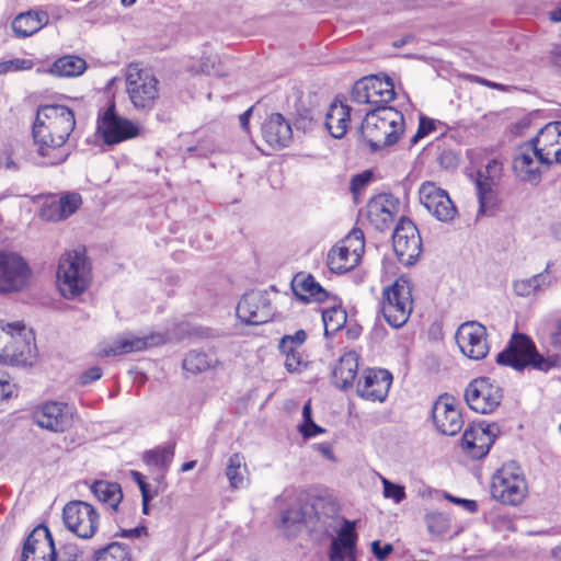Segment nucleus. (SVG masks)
<instances>
[{"label":"nucleus","instance_id":"56","mask_svg":"<svg viewBox=\"0 0 561 561\" xmlns=\"http://www.w3.org/2000/svg\"><path fill=\"white\" fill-rule=\"evenodd\" d=\"M298 430L304 438H311L325 432L324 428L316 424L313 421L310 423H301Z\"/></svg>","mask_w":561,"mask_h":561},{"label":"nucleus","instance_id":"60","mask_svg":"<svg viewBox=\"0 0 561 561\" xmlns=\"http://www.w3.org/2000/svg\"><path fill=\"white\" fill-rule=\"evenodd\" d=\"M15 392V385L10 380L0 378V403L11 398Z\"/></svg>","mask_w":561,"mask_h":561},{"label":"nucleus","instance_id":"57","mask_svg":"<svg viewBox=\"0 0 561 561\" xmlns=\"http://www.w3.org/2000/svg\"><path fill=\"white\" fill-rule=\"evenodd\" d=\"M102 369L98 366L91 367L83 371L79 377V382L82 386L89 385L102 377Z\"/></svg>","mask_w":561,"mask_h":561},{"label":"nucleus","instance_id":"53","mask_svg":"<svg viewBox=\"0 0 561 561\" xmlns=\"http://www.w3.org/2000/svg\"><path fill=\"white\" fill-rule=\"evenodd\" d=\"M371 179L373 172L368 170L353 176L351 181V191L355 197L360 194L362 190L371 181Z\"/></svg>","mask_w":561,"mask_h":561},{"label":"nucleus","instance_id":"21","mask_svg":"<svg viewBox=\"0 0 561 561\" xmlns=\"http://www.w3.org/2000/svg\"><path fill=\"white\" fill-rule=\"evenodd\" d=\"M73 411L67 403L48 401L34 412L35 423L54 433L67 431L72 425Z\"/></svg>","mask_w":561,"mask_h":561},{"label":"nucleus","instance_id":"33","mask_svg":"<svg viewBox=\"0 0 561 561\" xmlns=\"http://www.w3.org/2000/svg\"><path fill=\"white\" fill-rule=\"evenodd\" d=\"M352 108L340 101H334L325 113V127L336 139L342 138L350 126Z\"/></svg>","mask_w":561,"mask_h":561},{"label":"nucleus","instance_id":"16","mask_svg":"<svg viewBox=\"0 0 561 561\" xmlns=\"http://www.w3.org/2000/svg\"><path fill=\"white\" fill-rule=\"evenodd\" d=\"M393 251L398 260L409 266L415 263L422 252V240L416 226L408 218H401L392 234Z\"/></svg>","mask_w":561,"mask_h":561},{"label":"nucleus","instance_id":"48","mask_svg":"<svg viewBox=\"0 0 561 561\" xmlns=\"http://www.w3.org/2000/svg\"><path fill=\"white\" fill-rule=\"evenodd\" d=\"M34 66L33 60L25 58H14L0 62V75L8 72L31 70Z\"/></svg>","mask_w":561,"mask_h":561},{"label":"nucleus","instance_id":"64","mask_svg":"<svg viewBox=\"0 0 561 561\" xmlns=\"http://www.w3.org/2000/svg\"><path fill=\"white\" fill-rule=\"evenodd\" d=\"M552 62L561 68V46L556 47L551 55Z\"/></svg>","mask_w":561,"mask_h":561},{"label":"nucleus","instance_id":"20","mask_svg":"<svg viewBox=\"0 0 561 561\" xmlns=\"http://www.w3.org/2000/svg\"><path fill=\"white\" fill-rule=\"evenodd\" d=\"M420 202L437 220L451 221L457 215V208L448 193L433 182H425L419 190Z\"/></svg>","mask_w":561,"mask_h":561},{"label":"nucleus","instance_id":"55","mask_svg":"<svg viewBox=\"0 0 561 561\" xmlns=\"http://www.w3.org/2000/svg\"><path fill=\"white\" fill-rule=\"evenodd\" d=\"M83 560V553L80 551V549L73 545L68 543L64 546L61 554L58 560L56 561H82Z\"/></svg>","mask_w":561,"mask_h":561},{"label":"nucleus","instance_id":"62","mask_svg":"<svg viewBox=\"0 0 561 561\" xmlns=\"http://www.w3.org/2000/svg\"><path fill=\"white\" fill-rule=\"evenodd\" d=\"M317 449L330 461H335V456L332 451V447L328 443L317 445Z\"/></svg>","mask_w":561,"mask_h":561},{"label":"nucleus","instance_id":"43","mask_svg":"<svg viewBox=\"0 0 561 561\" xmlns=\"http://www.w3.org/2000/svg\"><path fill=\"white\" fill-rule=\"evenodd\" d=\"M425 523L427 530L433 536H442L450 526V520L447 515L440 512H430L425 515Z\"/></svg>","mask_w":561,"mask_h":561},{"label":"nucleus","instance_id":"30","mask_svg":"<svg viewBox=\"0 0 561 561\" xmlns=\"http://www.w3.org/2000/svg\"><path fill=\"white\" fill-rule=\"evenodd\" d=\"M262 138L273 149L287 147L293 139L290 124L282 114L270 115L261 127Z\"/></svg>","mask_w":561,"mask_h":561},{"label":"nucleus","instance_id":"7","mask_svg":"<svg viewBox=\"0 0 561 561\" xmlns=\"http://www.w3.org/2000/svg\"><path fill=\"white\" fill-rule=\"evenodd\" d=\"M496 362L516 370H522L527 365H533L540 370H548L553 365L550 358H545L536 351L528 336L518 333L514 334L506 348L497 354Z\"/></svg>","mask_w":561,"mask_h":561},{"label":"nucleus","instance_id":"41","mask_svg":"<svg viewBox=\"0 0 561 561\" xmlns=\"http://www.w3.org/2000/svg\"><path fill=\"white\" fill-rule=\"evenodd\" d=\"M543 339L556 350L561 351V318H547L539 327Z\"/></svg>","mask_w":561,"mask_h":561},{"label":"nucleus","instance_id":"31","mask_svg":"<svg viewBox=\"0 0 561 561\" xmlns=\"http://www.w3.org/2000/svg\"><path fill=\"white\" fill-rule=\"evenodd\" d=\"M294 295L304 302H322L329 293L309 274H297L291 282Z\"/></svg>","mask_w":561,"mask_h":561},{"label":"nucleus","instance_id":"8","mask_svg":"<svg viewBox=\"0 0 561 561\" xmlns=\"http://www.w3.org/2000/svg\"><path fill=\"white\" fill-rule=\"evenodd\" d=\"M159 81L154 75L141 68L138 64H130L126 70V92L129 101L138 111H150L159 96Z\"/></svg>","mask_w":561,"mask_h":561},{"label":"nucleus","instance_id":"35","mask_svg":"<svg viewBox=\"0 0 561 561\" xmlns=\"http://www.w3.org/2000/svg\"><path fill=\"white\" fill-rule=\"evenodd\" d=\"M90 490L101 503L114 511L123 500L121 485L116 482L98 480L91 484Z\"/></svg>","mask_w":561,"mask_h":561},{"label":"nucleus","instance_id":"13","mask_svg":"<svg viewBox=\"0 0 561 561\" xmlns=\"http://www.w3.org/2000/svg\"><path fill=\"white\" fill-rule=\"evenodd\" d=\"M98 133L105 144L115 145L136 137L139 134V127L131 121L119 116L115 111V104L111 102L105 110L99 113Z\"/></svg>","mask_w":561,"mask_h":561},{"label":"nucleus","instance_id":"3","mask_svg":"<svg viewBox=\"0 0 561 561\" xmlns=\"http://www.w3.org/2000/svg\"><path fill=\"white\" fill-rule=\"evenodd\" d=\"M36 356L35 337L23 322L0 319V363L4 365H32Z\"/></svg>","mask_w":561,"mask_h":561},{"label":"nucleus","instance_id":"54","mask_svg":"<svg viewBox=\"0 0 561 561\" xmlns=\"http://www.w3.org/2000/svg\"><path fill=\"white\" fill-rule=\"evenodd\" d=\"M301 514L296 508H288L282 513L280 525L284 528H290L301 523Z\"/></svg>","mask_w":561,"mask_h":561},{"label":"nucleus","instance_id":"51","mask_svg":"<svg viewBox=\"0 0 561 561\" xmlns=\"http://www.w3.org/2000/svg\"><path fill=\"white\" fill-rule=\"evenodd\" d=\"M436 129V121L428 118L426 116L420 117L419 128L414 136L411 138V142L415 144L420 139L424 138L432 131Z\"/></svg>","mask_w":561,"mask_h":561},{"label":"nucleus","instance_id":"45","mask_svg":"<svg viewBox=\"0 0 561 561\" xmlns=\"http://www.w3.org/2000/svg\"><path fill=\"white\" fill-rule=\"evenodd\" d=\"M382 484V495L385 499L392 500L396 504H400L405 497V488L403 485L391 482L385 477H380Z\"/></svg>","mask_w":561,"mask_h":561},{"label":"nucleus","instance_id":"6","mask_svg":"<svg viewBox=\"0 0 561 561\" xmlns=\"http://www.w3.org/2000/svg\"><path fill=\"white\" fill-rule=\"evenodd\" d=\"M527 482L524 472L516 462L504 463L492 477V497L506 505H518L527 495Z\"/></svg>","mask_w":561,"mask_h":561},{"label":"nucleus","instance_id":"24","mask_svg":"<svg viewBox=\"0 0 561 561\" xmlns=\"http://www.w3.org/2000/svg\"><path fill=\"white\" fill-rule=\"evenodd\" d=\"M356 522L342 518L336 536L329 547V561H357Z\"/></svg>","mask_w":561,"mask_h":561},{"label":"nucleus","instance_id":"42","mask_svg":"<svg viewBox=\"0 0 561 561\" xmlns=\"http://www.w3.org/2000/svg\"><path fill=\"white\" fill-rule=\"evenodd\" d=\"M94 561H131L129 550L126 546L112 542L95 554Z\"/></svg>","mask_w":561,"mask_h":561},{"label":"nucleus","instance_id":"26","mask_svg":"<svg viewBox=\"0 0 561 561\" xmlns=\"http://www.w3.org/2000/svg\"><path fill=\"white\" fill-rule=\"evenodd\" d=\"M399 206V199L392 194H378L368 201L366 218L375 229L383 231L393 224Z\"/></svg>","mask_w":561,"mask_h":561},{"label":"nucleus","instance_id":"25","mask_svg":"<svg viewBox=\"0 0 561 561\" xmlns=\"http://www.w3.org/2000/svg\"><path fill=\"white\" fill-rule=\"evenodd\" d=\"M392 382V375L381 368H367L356 385L358 397L369 401L382 402L388 396Z\"/></svg>","mask_w":561,"mask_h":561},{"label":"nucleus","instance_id":"22","mask_svg":"<svg viewBox=\"0 0 561 561\" xmlns=\"http://www.w3.org/2000/svg\"><path fill=\"white\" fill-rule=\"evenodd\" d=\"M433 422L442 434L454 436L463 426V420L456 399L449 394L440 396L432 409Z\"/></svg>","mask_w":561,"mask_h":561},{"label":"nucleus","instance_id":"34","mask_svg":"<svg viewBox=\"0 0 561 561\" xmlns=\"http://www.w3.org/2000/svg\"><path fill=\"white\" fill-rule=\"evenodd\" d=\"M48 21V13L43 10L27 11L13 20L12 30L18 37H27L43 28Z\"/></svg>","mask_w":561,"mask_h":561},{"label":"nucleus","instance_id":"27","mask_svg":"<svg viewBox=\"0 0 561 561\" xmlns=\"http://www.w3.org/2000/svg\"><path fill=\"white\" fill-rule=\"evenodd\" d=\"M21 561H56L53 537L45 526H37L25 539Z\"/></svg>","mask_w":561,"mask_h":561},{"label":"nucleus","instance_id":"39","mask_svg":"<svg viewBox=\"0 0 561 561\" xmlns=\"http://www.w3.org/2000/svg\"><path fill=\"white\" fill-rule=\"evenodd\" d=\"M217 364V358L202 352H190L183 359V368L192 374L207 370Z\"/></svg>","mask_w":561,"mask_h":561},{"label":"nucleus","instance_id":"44","mask_svg":"<svg viewBox=\"0 0 561 561\" xmlns=\"http://www.w3.org/2000/svg\"><path fill=\"white\" fill-rule=\"evenodd\" d=\"M307 334L304 330H298L293 335H285L279 342V351L282 354L298 353L306 341Z\"/></svg>","mask_w":561,"mask_h":561},{"label":"nucleus","instance_id":"47","mask_svg":"<svg viewBox=\"0 0 561 561\" xmlns=\"http://www.w3.org/2000/svg\"><path fill=\"white\" fill-rule=\"evenodd\" d=\"M59 203V208H61V213L65 218L71 216L81 205L82 199L80 194L78 193H68L57 199Z\"/></svg>","mask_w":561,"mask_h":561},{"label":"nucleus","instance_id":"18","mask_svg":"<svg viewBox=\"0 0 561 561\" xmlns=\"http://www.w3.org/2000/svg\"><path fill=\"white\" fill-rule=\"evenodd\" d=\"M465 399L471 410L486 414L501 403L502 390L495 381L481 377L468 385Z\"/></svg>","mask_w":561,"mask_h":561},{"label":"nucleus","instance_id":"12","mask_svg":"<svg viewBox=\"0 0 561 561\" xmlns=\"http://www.w3.org/2000/svg\"><path fill=\"white\" fill-rule=\"evenodd\" d=\"M394 85L389 77L371 76L358 80L352 90L353 100L358 104L387 107L394 98Z\"/></svg>","mask_w":561,"mask_h":561},{"label":"nucleus","instance_id":"61","mask_svg":"<svg viewBox=\"0 0 561 561\" xmlns=\"http://www.w3.org/2000/svg\"><path fill=\"white\" fill-rule=\"evenodd\" d=\"M131 477L133 480L138 484L141 496L146 499V496H148V492H150V486L145 482L144 476L138 471H131Z\"/></svg>","mask_w":561,"mask_h":561},{"label":"nucleus","instance_id":"32","mask_svg":"<svg viewBox=\"0 0 561 561\" xmlns=\"http://www.w3.org/2000/svg\"><path fill=\"white\" fill-rule=\"evenodd\" d=\"M358 371V355L350 351L344 353L332 370V381L335 387L346 390L353 387Z\"/></svg>","mask_w":561,"mask_h":561},{"label":"nucleus","instance_id":"59","mask_svg":"<svg viewBox=\"0 0 561 561\" xmlns=\"http://www.w3.org/2000/svg\"><path fill=\"white\" fill-rule=\"evenodd\" d=\"M444 496L449 502L455 503L457 505H461L469 513H474L478 510V504L473 500L460 499V497H456V496H453L447 493H445Z\"/></svg>","mask_w":561,"mask_h":561},{"label":"nucleus","instance_id":"19","mask_svg":"<svg viewBox=\"0 0 561 561\" xmlns=\"http://www.w3.org/2000/svg\"><path fill=\"white\" fill-rule=\"evenodd\" d=\"M236 312L240 321L253 325L268 322L274 314L267 294L260 290L244 294Z\"/></svg>","mask_w":561,"mask_h":561},{"label":"nucleus","instance_id":"52","mask_svg":"<svg viewBox=\"0 0 561 561\" xmlns=\"http://www.w3.org/2000/svg\"><path fill=\"white\" fill-rule=\"evenodd\" d=\"M514 293L520 297H529L538 294L533 277L518 279L513 284Z\"/></svg>","mask_w":561,"mask_h":561},{"label":"nucleus","instance_id":"5","mask_svg":"<svg viewBox=\"0 0 561 561\" xmlns=\"http://www.w3.org/2000/svg\"><path fill=\"white\" fill-rule=\"evenodd\" d=\"M380 306L382 316L389 325L397 329L404 325L413 310L410 279L400 276L391 285L383 287Z\"/></svg>","mask_w":561,"mask_h":561},{"label":"nucleus","instance_id":"23","mask_svg":"<svg viewBox=\"0 0 561 561\" xmlns=\"http://www.w3.org/2000/svg\"><path fill=\"white\" fill-rule=\"evenodd\" d=\"M502 174V162L491 159L478 171L476 187L479 199V214L485 215L495 206L494 186Z\"/></svg>","mask_w":561,"mask_h":561},{"label":"nucleus","instance_id":"14","mask_svg":"<svg viewBox=\"0 0 561 561\" xmlns=\"http://www.w3.org/2000/svg\"><path fill=\"white\" fill-rule=\"evenodd\" d=\"M165 341L162 334L135 335L123 333L113 339L102 341L95 350L99 357L118 356L134 352H141L147 347L161 344Z\"/></svg>","mask_w":561,"mask_h":561},{"label":"nucleus","instance_id":"11","mask_svg":"<svg viewBox=\"0 0 561 561\" xmlns=\"http://www.w3.org/2000/svg\"><path fill=\"white\" fill-rule=\"evenodd\" d=\"M62 519L67 529L82 539L92 538L100 526L98 511L84 501L67 503L62 511Z\"/></svg>","mask_w":561,"mask_h":561},{"label":"nucleus","instance_id":"29","mask_svg":"<svg viewBox=\"0 0 561 561\" xmlns=\"http://www.w3.org/2000/svg\"><path fill=\"white\" fill-rule=\"evenodd\" d=\"M531 142L538 147L541 154L548 157L551 165L561 163V121L545 125Z\"/></svg>","mask_w":561,"mask_h":561},{"label":"nucleus","instance_id":"17","mask_svg":"<svg viewBox=\"0 0 561 561\" xmlns=\"http://www.w3.org/2000/svg\"><path fill=\"white\" fill-rule=\"evenodd\" d=\"M461 354L470 359H483L490 351L486 328L477 321L460 324L455 334Z\"/></svg>","mask_w":561,"mask_h":561},{"label":"nucleus","instance_id":"10","mask_svg":"<svg viewBox=\"0 0 561 561\" xmlns=\"http://www.w3.org/2000/svg\"><path fill=\"white\" fill-rule=\"evenodd\" d=\"M365 241L360 230H352L328 253V267L333 273H346L354 268L364 253Z\"/></svg>","mask_w":561,"mask_h":561},{"label":"nucleus","instance_id":"38","mask_svg":"<svg viewBox=\"0 0 561 561\" xmlns=\"http://www.w3.org/2000/svg\"><path fill=\"white\" fill-rule=\"evenodd\" d=\"M174 456V446L169 445L165 447L149 450L144 455V461L149 467L156 468L160 471H167L172 462Z\"/></svg>","mask_w":561,"mask_h":561},{"label":"nucleus","instance_id":"63","mask_svg":"<svg viewBox=\"0 0 561 561\" xmlns=\"http://www.w3.org/2000/svg\"><path fill=\"white\" fill-rule=\"evenodd\" d=\"M440 163L445 167H454L457 164L456 157L451 152H444L440 156Z\"/></svg>","mask_w":561,"mask_h":561},{"label":"nucleus","instance_id":"37","mask_svg":"<svg viewBox=\"0 0 561 561\" xmlns=\"http://www.w3.org/2000/svg\"><path fill=\"white\" fill-rule=\"evenodd\" d=\"M85 70V61L77 56H65L57 59L48 72L57 77H77Z\"/></svg>","mask_w":561,"mask_h":561},{"label":"nucleus","instance_id":"40","mask_svg":"<svg viewBox=\"0 0 561 561\" xmlns=\"http://www.w3.org/2000/svg\"><path fill=\"white\" fill-rule=\"evenodd\" d=\"M322 321L325 334H334L346 323V312L341 307L333 306L322 310Z\"/></svg>","mask_w":561,"mask_h":561},{"label":"nucleus","instance_id":"28","mask_svg":"<svg viewBox=\"0 0 561 561\" xmlns=\"http://www.w3.org/2000/svg\"><path fill=\"white\" fill-rule=\"evenodd\" d=\"M495 431V425L484 423L469 425L461 438L462 448L471 458L484 457L494 442Z\"/></svg>","mask_w":561,"mask_h":561},{"label":"nucleus","instance_id":"9","mask_svg":"<svg viewBox=\"0 0 561 561\" xmlns=\"http://www.w3.org/2000/svg\"><path fill=\"white\" fill-rule=\"evenodd\" d=\"M551 167V161L539 152L531 140L519 145L513 156V171L516 178L531 185L541 181L542 173Z\"/></svg>","mask_w":561,"mask_h":561},{"label":"nucleus","instance_id":"46","mask_svg":"<svg viewBox=\"0 0 561 561\" xmlns=\"http://www.w3.org/2000/svg\"><path fill=\"white\" fill-rule=\"evenodd\" d=\"M533 277V283H535V287L538 293L545 291L548 289L556 280L553 277V263L549 262L546 265V268L539 273L536 274Z\"/></svg>","mask_w":561,"mask_h":561},{"label":"nucleus","instance_id":"2","mask_svg":"<svg viewBox=\"0 0 561 561\" xmlns=\"http://www.w3.org/2000/svg\"><path fill=\"white\" fill-rule=\"evenodd\" d=\"M404 118L394 107H378L366 113L360 126L363 139L376 151L396 144L403 133Z\"/></svg>","mask_w":561,"mask_h":561},{"label":"nucleus","instance_id":"4","mask_svg":"<svg viewBox=\"0 0 561 561\" xmlns=\"http://www.w3.org/2000/svg\"><path fill=\"white\" fill-rule=\"evenodd\" d=\"M91 282V266L83 251L66 252L59 259L57 287L65 298H75L87 290Z\"/></svg>","mask_w":561,"mask_h":561},{"label":"nucleus","instance_id":"49","mask_svg":"<svg viewBox=\"0 0 561 561\" xmlns=\"http://www.w3.org/2000/svg\"><path fill=\"white\" fill-rule=\"evenodd\" d=\"M283 355L285 356V367L289 373L299 374L304 371L308 366V360L305 358L301 352H291Z\"/></svg>","mask_w":561,"mask_h":561},{"label":"nucleus","instance_id":"58","mask_svg":"<svg viewBox=\"0 0 561 561\" xmlns=\"http://www.w3.org/2000/svg\"><path fill=\"white\" fill-rule=\"evenodd\" d=\"M392 551L393 547L390 543H386L381 547L378 540L371 542V552L378 560L386 559Z\"/></svg>","mask_w":561,"mask_h":561},{"label":"nucleus","instance_id":"1","mask_svg":"<svg viewBox=\"0 0 561 561\" xmlns=\"http://www.w3.org/2000/svg\"><path fill=\"white\" fill-rule=\"evenodd\" d=\"M75 127V113L70 107L39 105L32 128L37 163L46 167L64 163L70 154L67 141Z\"/></svg>","mask_w":561,"mask_h":561},{"label":"nucleus","instance_id":"50","mask_svg":"<svg viewBox=\"0 0 561 561\" xmlns=\"http://www.w3.org/2000/svg\"><path fill=\"white\" fill-rule=\"evenodd\" d=\"M41 217L44 220L49 221H59L66 219L64 214L61 213V208H59V203L57 199L51 201L50 203L44 205V207L41 210Z\"/></svg>","mask_w":561,"mask_h":561},{"label":"nucleus","instance_id":"36","mask_svg":"<svg viewBox=\"0 0 561 561\" xmlns=\"http://www.w3.org/2000/svg\"><path fill=\"white\" fill-rule=\"evenodd\" d=\"M225 473L232 489L244 488L248 478V467L244 456L240 453L230 455L226 462Z\"/></svg>","mask_w":561,"mask_h":561},{"label":"nucleus","instance_id":"15","mask_svg":"<svg viewBox=\"0 0 561 561\" xmlns=\"http://www.w3.org/2000/svg\"><path fill=\"white\" fill-rule=\"evenodd\" d=\"M30 280L31 270L22 256L0 251V294L20 291Z\"/></svg>","mask_w":561,"mask_h":561}]
</instances>
